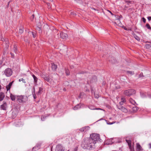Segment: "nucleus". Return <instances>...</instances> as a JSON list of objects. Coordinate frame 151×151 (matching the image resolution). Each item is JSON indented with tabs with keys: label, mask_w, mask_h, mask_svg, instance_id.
Instances as JSON below:
<instances>
[{
	"label": "nucleus",
	"mask_w": 151,
	"mask_h": 151,
	"mask_svg": "<svg viewBox=\"0 0 151 151\" xmlns=\"http://www.w3.org/2000/svg\"><path fill=\"white\" fill-rule=\"evenodd\" d=\"M88 137L84 138L81 144V146L84 149H87L89 150H91L94 146L93 143L91 142Z\"/></svg>",
	"instance_id": "1"
},
{
	"label": "nucleus",
	"mask_w": 151,
	"mask_h": 151,
	"mask_svg": "<svg viewBox=\"0 0 151 151\" xmlns=\"http://www.w3.org/2000/svg\"><path fill=\"white\" fill-rule=\"evenodd\" d=\"M89 138L90 140H92L91 142L94 145L96 142L100 139V136L98 134L93 133L90 135V137Z\"/></svg>",
	"instance_id": "2"
},
{
	"label": "nucleus",
	"mask_w": 151,
	"mask_h": 151,
	"mask_svg": "<svg viewBox=\"0 0 151 151\" xmlns=\"http://www.w3.org/2000/svg\"><path fill=\"white\" fill-rule=\"evenodd\" d=\"M135 91L133 89H129L125 90L124 94L127 96H130L135 93Z\"/></svg>",
	"instance_id": "3"
},
{
	"label": "nucleus",
	"mask_w": 151,
	"mask_h": 151,
	"mask_svg": "<svg viewBox=\"0 0 151 151\" xmlns=\"http://www.w3.org/2000/svg\"><path fill=\"white\" fill-rule=\"evenodd\" d=\"M59 36H60V38L63 39H66L68 37V35L66 33H64L63 32H60V35H59V33H58L57 34V35H55V37L56 38H59Z\"/></svg>",
	"instance_id": "4"
},
{
	"label": "nucleus",
	"mask_w": 151,
	"mask_h": 151,
	"mask_svg": "<svg viewBox=\"0 0 151 151\" xmlns=\"http://www.w3.org/2000/svg\"><path fill=\"white\" fill-rule=\"evenodd\" d=\"M111 139V141L110 143H108V141H105V144L106 145H111L113 143H117L119 142V139L116 138H113Z\"/></svg>",
	"instance_id": "5"
},
{
	"label": "nucleus",
	"mask_w": 151,
	"mask_h": 151,
	"mask_svg": "<svg viewBox=\"0 0 151 151\" xmlns=\"http://www.w3.org/2000/svg\"><path fill=\"white\" fill-rule=\"evenodd\" d=\"M12 73V72L11 69L7 68L4 71V73L7 77H9L11 76Z\"/></svg>",
	"instance_id": "6"
},
{
	"label": "nucleus",
	"mask_w": 151,
	"mask_h": 151,
	"mask_svg": "<svg viewBox=\"0 0 151 151\" xmlns=\"http://www.w3.org/2000/svg\"><path fill=\"white\" fill-rule=\"evenodd\" d=\"M24 97V96H17V100L20 103H24L25 102V100Z\"/></svg>",
	"instance_id": "7"
},
{
	"label": "nucleus",
	"mask_w": 151,
	"mask_h": 151,
	"mask_svg": "<svg viewBox=\"0 0 151 151\" xmlns=\"http://www.w3.org/2000/svg\"><path fill=\"white\" fill-rule=\"evenodd\" d=\"M90 127L88 126H85L82 128L79 129V131L81 132H85L90 129Z\"/></svg>",
	"instance_id": "8"
},
{
	"label": "nucleus",
	"mask_w": 151,
	"mask_h": 151,
	"mask_svg": "<svg viewBox=\"0 0 151 151\" xmlns=\"http://www.w3.org/2000/svg\"><path fill=\"white\" fill-rule=\"evenodd\" d=\"M65 148L61 145L59 144L57 145L56 150L57 151H64Z\"/></svg>",
	"instance_id": "9"
},
{
	"label": "nucleus",
	"mask_w": 151,
	"mask_h": 151,
	"mask_svg": "<svg viewBox=\"0 0 151 151\" xmlns=\"http://www.w3.org/2000/svg\"><path fill=\"white\" fill-rule=\"evenodd\" d=\"M117 108L123 112L126 113L127 111V109L122 105L117 106Z\"/></svg>",
	"instance_id": "10"
},
{
	"label": "nucleus",
	"mask_w": 151,
	"mask_h": 151,
	"mask_svg": "<svg viewBox=\"0 0 151 151\" xmlns=\"http://www.w3.org/2000/svg\"><path fill=\"white\" fill-rule=\"evenodd\" d=\"M127 142V143L129 149L131 151H132L133 148L132 147V141L130 140H126Z\"/></svg>",
	"instance_id": "11"
},
{
	"label": "nucleus",
	"mask_w": 151,
	"mask_h": 151,
	"mask_svg": "<svg viewBox=\"0 0 151 151\" xmlns=\"http://www.w3.org/2000/svg\"><path fill=\"white\" fill-rule=\"evenodd\" d=\"M136 149L137 151H142L143 150L142 147L138 143H136Z\"/></svg>",
	"instance_id": "12"
},
{
	"label": "nucleus",
	"mask_w": 151,
	"mask_h": 151,
	"mask_svg": "<svg viewBox=\"0 0 151 151\" xmlns=\"http://www.w3.org/2000/svg\"><path fill=\"white\" fill-rule=\"evenodd\" d=\"M109 61L111 62V63H116V61L114 57H109Z\"/></svg>",
	"instance_id": "13"
},
{
	"label": "nucleus",
	"mask_w": 151,
	"mask_h": 151,
	"mask_svg": "<svg viewBox=\"0 0 151 151\" xmlns=\"http://www.w3.org/2000/svg\"><path fill=\"white\" fill-rule=\"evenodd\" d=\"M6 103L4 102L3 104L0 107L2 109L5 110H6Z\"/></svg>",
	"instance_id": "14"
},
{
	"label": "nucleus",
	"mask_w": 151,
	"mask_h": 151,
	"mask_svg": "<svg viewBox=\"0 0 151 151\" xmlns=\"http://www.w3.org/2000/svg\"><path fill=\"white\" fill-rule=\"evenodd\" d=\"M13 82V81L10 82L8 85L6 86V88L7 91L10 90Z\"/></svg>",
	"instance_id": "15"
},
{
	"label": "nucleus",
	"mask_w": 151,
	"mask_h": 151,
	"mask_svg": "<svg viewBox=\"0 0 151 151\" xmlns=\"http://www.w3.org/2000/svg\"><path fill=\"white\" fill-rule=\"evenodd\" d=\"M5 97V95L4 93L0 92V101H2Z\"/></svg>",
	"instance_id": "16"
},
{
	"label": "nucleus",
	"mask_w": 151,
	"mask_h": 151,
	"mask_svg": "<svg viewBox=\"0 0 151 151\" xmlns=\"http://www.w3.org/2000/svg\"><path fill=\"white\" fill-rule=\"evenodd\" d=\"M42 77L46 81L48 82H49L50 81V78L48 77V76H47L46 75L42 76Z\"/></svg>",
	"instance_id": "17"
},
{
	"label": "nucleus",
	"mask_w": 151,
	"mask_h": 151,
	"mask_svg": "<svg viewBox=\"0 0 151 151\" xmlns=\"http://www.w3.org/2000/svg\"><path fill=\"white\" fill-rule=\"evenodd\" d=\"M114 16L115 17L116 19L118 20V21L117 22V23H118V22H120V20L121 18H122V16L121 15L120 16H118L116 15H114Z\"/></svg>",
	"instance_id": "18"
},
{
	"label": "nucleus",
	"mask_w": 151,
	"mask_h": 151,
	"mask_svg": "<svg viewBox=\"0 0 151 151\" xmlns=\"http://www.w3.org/2000/svg\"><path fill=\"white\" fill-rule=\"evenodd\" d=\"M52 69L53 70H55L57 68V65L55 64L54 63H52L51 65Z\"/></svg>",
	"instance_id": "19"
},
{
	"label": "nucleus",
	"mask_w": 151,
	"mask_h": 151,
	"mask_svg": "<svg viewBox=\"0 0 151 151\" xmlns=\"http://www.w3.org/2000/svg\"><path fill=\"white\" fill-rule=\"evenodd\" d=\"M32 76L33 78L35 84H37L38 80L37 78L33 74L32 75Z\"/></svg>",
	"instance_id": "20"
},
{
	"label": "nucleus",
	"mask_w": 151,
	"mask_h": 151,
	"mask_svg": "<svg viewBox=\"0 0 151 151\" xmlns=\"http://www.w3.org/2000/svg\"><path fill=\"white\" fill-rule=\"evenodd\" d=\"M129 102L135 106L137 104H136V102L134 100L132 99V98H130L129 99Z\"/></svg>",
	"instance_id": "21"
},
{
	"label": "nucleus",
	"mask_w": 151,
	"mask_h": 151,
	"mask_svg": "<svg viewBox=\"0 0 151 151\" xmlns=\"http://www.w3.org/2000/svg\"><path fill=\"white\" fill-rule=\"evenodd\" d=\"M97 78L96 76H93L92 79L91 80V82H95L97 81Z\"/></svg>",
	"instance_id": "22"
},
{
	"label": "nucleus",
	"mask_w": 151,
	"mask_h": 151,
	"mask_svg": "<svg viewBox=\"0 0 151 151\" xmlns=\"http://www.w3.org/2000/svg\"><path fill=\"white\" fill-rule=\"evenodd\" d=\"M43 88L41 87L39 88V91L37 93V95H40L43 92Z\"/></svg>",
	"instance_id": "23"
},
{
	"label": "nucleus",
	"mask_w": 151,
	"mask_h": 151,
	"mask_svg": "<svg viewBox=\"0 0 151 151\" xmlns=\"http://www.w3.org/2000/svg\"><path fill=\"white\" fill-rule=\"evenodd\" d=\"M10 97L12 101H14L15 100V96L13 95L12 93L10 94Z\"/></svg>",
	"instance_id": "24"
},
{
	"label": "nucleus",
	"mask_w": 151,
	"mask_h": 151,
	"mask_svg": "<svg viewBox=\"0 0 151 151\" xmlns=\"http://www.w3.org/2000/svg\"><path fill=\"white\" fill-rule=\"evenodd\" d=\"M133 35L134 38L137 40L139 41L140 40V38L136 34H135L134 33H133Z\"/></svg>",
	"instance_id": "25"
},
{
	"label": "nucleus",
	"mask_w": 151,
	"mask_h": 151,
	"mask_svg": "<svg viewBox=\"0 0 151 151\" xmlns=\"http://www.w3.org/2000/svg\"><path fill=\"white\" fill-rule=\"evenodd\" d=\"M36 29L39 31V32L40 34H41L42 32V30L40 27H37L36 28Z\"/></svg>",
	"instance_id": "26"
},
{
	"label": "nucleus",
	"mask_w": 151,
	"mask_h": 151,
	"mask_svg": "<svg viewBox=\"0 0 151 151\" xmlns=\"http://www.w3.org/2000/svg\"><path fill=\"white\" fill-rule=\"evenodd\" d=\"M65 73L68 76L70 75V71L68 69L65 68Z\"/></svg>",
	"instance_id": "27"
},
{
	"label": "nucleus",
	"mask_w": 151,
	"mask_h": 151,
	"mask_svg": "<svg viewBox=\"0 0 151 151\" xmlns=\"http://www.w3.org/2000/svg\"><path fill=\"white\" fill-rule=\"evenodd\" d=\"M145 47L147 49H150L151 48V43L149 44H146Z\"/></svg>",
	"instance_id": "28"
},
{
	"label": "nucleus",
	"mask_w": 151,
	"mask_h": 151,
	"mask_svg": "<svg viewBox=\"0 0 151 151\" xmlns=\"http://www.w3.org/2000/svg\"><path fill=\"white\" fill-rule=\"evenodd\" d=\"M132 110L134 112H136L138 109V108L137 106H134L132 108Z\"/></svg>",
	"instance_id": "29"
},
{
	"label": "nucleus",
	"mask_w": 151,
	"mask_h": 151,
	"mask_svg": "<svg viewBox=\"0 0 151 151\" xmlns=\"http://www.w3.org/2000/svg\"><path fill=\"white\" fill-rule=\"evenodd\" d=\"M17 46L15 45H14V52L15 53H16V52H17Z\"/></svg>",
	"instance_id": "30"
},
{
	"label": "nucleus",
	"mask_w": 151,
	"mask_h": 151,
	"mask_svg": "<svg viewBox=\"0 0 151 151\" xmlns=\"http://www.w3.org/2000/svg\"><path fill=\"white\" fill-rule=\"evenodd\" d=\"M88 108L91 110H95V108L94 106L92 105H89L88 106Z\"/></svg>",
	"instance_id": "31"
},
{
	"label": "nucleus",
	"mask_w": 151,
	"mask_h": 151,
	"mask_svg": "<svg viewBox=\"0 0 151 151\" xmlns=\"http://www.w3.org/2000/svg\"><path fill=\"white\" fill-rule=\"evenodd\" d=\"M146 26L148 29L151 30V27L149 24L147 23L146 24Z\"/></svg>",
	"instance_id": "32"
},
{
	"label": "nucleus",
	"mask_w": 151,
	"mask_h": 151,
	"mask_svg": "<svg viewBox=\"0 0 151 151\" xmlns=\"http://www.w3.org/2000/svg\"><path fill=\"white\" fill-rule=\"evenodd\" d=\"M35 16L34 14H32L30 17V19L31 21H33L34 19Z\"/></svg>",
	"instance_id": "33"
},
{
	"label": "nucleus",
	"mask_w": 151,
	"mask_h": 151,
	"mask_svg": "<svg viewBox=\"0 0 151 151\" xmlns=\"http://www.w3.org/2000/svg\"><path fill=\"white\" fill-rule=\"evenodd\" d=\"M127 73L131 75H133L134 74V72L132 71H127Z\"/></svg>",
	"instance_id": "34"
},
{
	"label": "nucleus",
	"mask_w": 151,
	"mask_h": 151,
	"mask_svg": "<svg viewBox=\"0 0 151 151\" xmlns=\"http://www.w3.org/2000/svg\"><path fill=\"white\" fill-rule=\"evenodd\" d=\"M23 32V29H22V28L20 29L19 31V32L20 34H22Z\"/></svg>",
	"instance_id": "35"
},
{
	"label": "nucleus",
	"mask_w": 151,
	"mask_h": 151,
	"mask_svg": "<svg viewBox=\"0 0 151 151\" xmlns=\"http://www.w3.org/2000/svg\"><path fill=\"white\" fill-rule=\"evenodd\" d=\"M32 36L34 38H35L36 36V33L35 32H32Z\"/></svg>",
	"instance_id": "36"
},
{
	"label": "nucleus",
	"mask_w": 151,
	"mask_h": 151,
	"mask_svg": "<svg viewBox=\"0 0 151 151\" xmlns=\"http://www.w3.org/2000/svg\"><path fill=\"white\" fill-rule=\"evenodd\" d=\"M32 94H34V93H35V87H33V88L32 90Z\"/></svg>",
	"instance_id": "37"
},
{
	"label": "nucleus",
	"mask_w": 151,
	"mask_h": 151,
	"mask_svg": "<svg viewBox=\"0 0 151 151\" xmlns=\"http://www.w3.org/2000/svg\"><path fill=\"white\" fill-rule=\"evenodd\" d=\"M19 81H20V82L22 81L24 83H26L25 81L23 79V78H21V79H19Z\"/></svg>",
	"instance_id": "38"
},
{
	"label": "nucleus",
	"mask_w": 151,
	"mask_h": 151,
	"mask_svg": "<svg viewBox=\"0 0 151 151\" xmlns=\"http://www.w3.org/2000/svg\"><path fill=\"white\" fill-rule=\"evenodd\" d=\"M121 101L123 102H126L125 99L124 98H122L121 99Z\"/></svg>",
	"instance_id": "39"
},
{
	"label": "nucleus",
	"mask_w": 151,
	"mask_h": 151,
	"mask_svg": "<svg viewBox=\"0 0 151 151\" xmlns=\"http://www.w3.org/2000/svg\"><path fill=\"white\" fill-rule=\"evenodd\" d=\"M142 19L143 22L144 23H145L146 21V19L144 17H142Z\"/></svg>",
	"instance_id": "40"
},
{
	"label": "nucleus",
	"mask_w": 151,
	"mask_h": 151,
	"mask_svg": "<svg viewBox=\"0 0 151 151\" xmlns=\"http://www.w3.org/2000/svg\"><path fill=\"white\" fill-rule=\"evenodd\" d=\"M34 99H36L37 97L36 96L35 93L32 94Z\"/></svg>",
	"instance_id": "41"
},
{
	"label": "nucleus",
	"mask_w": 151,
	"mask_h": 151,
	"mask_svg": "<svg viewBox=\"0 0 151 151\" xmlns=\"http://www.w3.org/2000/svg\"><path fill=\"white\" fill-rule=\"evenodd\" d=\"M83 94H84L83 93H80V96H78L79 98H82L81 96H82Z\"/></svg>",
	"instance_id": "42"
},
{
	"label": "nucleus",
	"mask_w": 151,
	"mask_h": 151,
	"mask_svg": "<svg viewBox=\"0 0 151 151\" xmlns=\"http://www.w3.org/2000/svg\"><path fill=\"white\" fill-rule=\"evenodd\" d=\"M10 54L11 55L12 58H14V54L12 52H10Z\"/></svg>",
	"instance_id": "43"
},
{
	"label": "nucleus",
	"mask_w": 151,
	"mask_h": 151,
	"mask_svg": "<svg viewBox=\"0 0 151 151\" xmlns=\"http://www.w3.org/2000/svg\"><path fill=\"white\" fill-rule=\"evenodd\" d=\"M143 73H140V74L139 75V77L140 78L143 77Z\"/></svg>",
	"instance_id": "44"
},
{
	"label": "nucleus",
	"mask_w": 151,
	"mask_h": 151,
	"mask_svg": "<svg viewBox=\"0 0 151 151\" xmlns=\"http://www.w3.org/2000/svg\"><path fill=\"white\" fill-rule=\"evenodd\" d=\"M126 3H127V4L128 5H129V4L131 3L132 1H127L126 2Z\"/></svg>",
	"instance_id": "45"
},
{
	"label": "nucleus",
	"mask_w": 151,
	"mask_h": 151,
	"mask_svg": "<svg viewBox=\"0 0 151 151\" xmlns=\"http://www.w3.org/2000/svg\"><path fill=\"white\" fill-rule=\"evenodd\" d=\"M45 117H44V116H42L41 117V120L42 121H44Z\"/></svg>",
	"instance_id": "46"
},
{
	"label": "nucleus",
	"mask_w": 151,
	"mask_h": 151,
	"mask_svg": "<svg viewBox=\"0 0 151 151\" xmlns=\"http://www.w3.org/2000/svg\"><path fill=\"white\" fill-rule=\"evenodd\" d=\"M107 11L108 12H109L112 15H114V14L112 13V12L111 11H109V10H107Z\"/></svg>",
	"instance_id": "47"
},
{
	"label": "nucleus",
	"mask_w": 151,
	"mask_h": 151,
	"mask_svg": "<svg viewBox=\"0 0 151 151\" xmlns=\"http://www.w3.org/2000/svg\"><path fill=\"white\" fill-rule=\"evenodd\" d=\"M79 105L78 104H77V105H76V108H80L81 107L80 106L79 107Z\"/></svg>",
	"instance_id": "48"
},
{
	"label": "nucleus",
	"mask_w": 151,
	"mask_h": 151,
	"mask_svg": "<svg viewBox=\"0 0 151 151\" xmlns=\"http://www.w3.org/2000/svg\"><path fill=\"white\" fill-rule=\"evenodd\" d=\"M149 21L151 20V17H147Z\"/></svg>",
	"instance_id": "49"
},
{
	"label": "nucleus",
	"mask_w": 151,
	"mask_h": 151,
	"mask_svg": "<svg viewBox=\"0 0 151 151\" xmlns=\"http://www.w3.org/2000/svg\"><path fill=\"white\" fill-rule=\"evenodd\" d=\"M124 102H123L122 101H121V102H119V104H120V105H123V103Z\"/></svg>",
	"instance_id": "50"
},
{
	"label": "nucleus",
	"mask_w": 151,
	"mask_h": 151,
	"mask_svg": "<svg viewBox=\"0 0 151 151\" xmlns=\"http://www.w3.org/2000/svg\"><path fill=\"white\" fill-rule=\"evenodd\" d=\"M10 1H9V2H8V3L7 5V7H8H8H9V3H10Z\"/></svg>",
	"instance_id": "51"
},
{
	"label": "nucleus",
	"mask_w": 151,
	"mask_h": 151,
	"mask_svg": "<svg viewBox=\"0 0 151 151\" xmlns=\"http://www.w3.org/2000/svg\"><path fill=\"white\" fill-rule=\"evenodd\" d=\"M95 109H96V110H103L102 109H100V108H95Z\"/></svg>",
	"instance_id": "52"
},
{
	"label": "nucleus",
	"mask_w": 151,
	"mask_h": 151,
	"mask_svg": "<svg viewBox=\"0 0 151 151\" xmlns=\"http://www.w3.org/2000/svg\"><path fill=\"white\" fill-rule=\"evenodd\" d=\"M106 141H108V143H110L111 141V139L109 140H107Z\"/></svg>",
	"instance_id": "53"
},
{
	"label": "nucleus",
	"mask_w": 151,
	"mask_h": 151,
	"mask_svg": "<svg viewBox=\"0 0 151 151\" xmlns=\"http://www.w3.org/2000/svg\"><path fill=\"white\" fill-rule=\"evenodd\" d=\"M74 68V66L73 65H71L70 66V68L72 69Z\"/></svg>",
	"instance_id": "54"
},
{
	"label": "nucleus",
	"mask_w": 151,
	"mask_h": 151,
	"mask_svg": "<svg viewBox=\"0 0 151 151\" xmlns=\"http://www.w3.org/2000/svg\"><path fill=\"white\" fill-rule=\"evenodd\" d=\"M149 145V146L150 147V148H151V143H150Z\"/></svg>",
	"instance_id": "55"
},
{
	"label": "nucleus",
	"mask_w": 151,
	"mask_h": 151,
	"mask_svg": "<svg viewBox=\"0 0 151 151\" xmlns=\"http://www.w3.org/2000/svg\"><path fill=\"white\" fill-rule=\"evenodd\" d=\"M114 123H107V124H114Z\"/></svg>",
	"instance_id": "56"
},
{
	"label": "nucleus",
	"mask_w": 151,
	"mask_h": 151,
	"mask_svg": "<svg viewBox=\"0 0 151 151\" xmlns=\"http://www.w3.org/2000/svg\"><path fill=\"white\" fill-rule=\"evenodd\" d=\"M124 29L125 30H128L127 29V28H126V27H124Z\"/></svg>",
	"instance_id": "57"
},
{
	"label": "nucleus",
	"mask_w": 151,
	"mask_h": 151,
	"mask_svg": "<svg viewBox=\"0 0 151 151\" xmlns=\"http://www.w3.org/2000/svg\"><path fill=\"white\" fill-rule=\"evenodd\" d=\"M15 113L14 112H12V115H16V114H14Z\"/></svg>",
	"instance_id": "58"
},
{
	"label": "nucleus",
	"mask_w": 151,
	"mask_h": 151,
	"mask_svg": "<svg viewBox=\"0 0 151 151\" xmlns=\"http://www.w3.org/2000/svg\"><path fill=\"white\" fill-rule=\"evenodd\" d=\"M76 108V106H74V107L73 108V109H74V110L75 109V108Z\"/></svg>",
	"instance_id": "59"
},
{
	"label": "nucleus",
	"mask_w": 151,
	"mask_h": 151,
	"mask_svg": "<svg viewBox=\"0 0 151 151\" xmlns=\"http://www.w3.org/2000/svg\"><path fill=\"white\" fill-rule=\"evenodd\" d=\"M2 63V61H0V63L1 65Z\"/></svg>",
	"instance_id": "60"
},
{
	"label": "nucleus",
	"mask_w": 151,
	"mask_h": 151,
	"mask_svg": "<svg viewBox=\"0 0 151 151\" xmlns=\"http://www.w3.org/2000/svg\"><path fill=\"white\" fill-rule=\"evenodd\" d=\"M1 86L0 85V90H1Z\"/></svg>",
	"instance_id": "61"
},
{
	"label": "nucleus",
	"mask_w": 151,
	"mask_h": 151,
	"mask_svg": "<svg viewBox=\"0 0 151 151\" xmlns=\"http://www.w3.org/2000/svg\"><path fill=\"white\" fill-rule=\"evenodd\" d=\"M84 73V72H82L81 73Z\"/></svg>",
	"instance_id": "62"
},
{
	"label": "nucleus",
	"mask_w": 151,
	"mask_h": 151,
	"mask_svg": "<svg viewBox=\"0 0 151 151\" xmlns=\"http://www.w3.org/2000/svg\"><path fill=\"white\" fill-rule=\"evenodd\" d=\"M49 1H52V0H49Z\"/></svg>",
	"instance_id": "63"
},
{
	"label": "nucleus",
	"mask_w": 151,
	"mask_h": 151,
	"mask_svg": "<svg viewBox=\"0 0 151 151\" xmlns=\"http://www.w3.org/2000/svg\"><path fill=\"white\" fill-rule=\"evenodd\" d=\"M93 9L94 10H96V9L95 8H93Z\"/></svg>",
	"instance_id": "64"
}]
</instances>
